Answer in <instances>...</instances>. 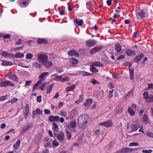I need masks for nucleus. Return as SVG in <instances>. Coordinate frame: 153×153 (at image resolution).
Here are the masks:
<instances>
[{
    "mask_svg": "<svg viewBox=\"0 0 153 153\" xmlns=\"http://www.w3.org/2000/svg\"><path fill=\"white\" fill-rule=\"evenodd\" d=\"M88 117L87 115L84 114L79 117L78 121V125L80 128L84 127L88 122Z\"/></svg>",
    "mask_w": 153,
    "mask_h": 153,
    "instance_id": "nucleus-1",
    "label": "nucleus"
},
{
    "mask_svg": "<svg viewBox=\"0 0 153 153\" xmlns=\"http://www.w3.org/2000/svg\"><path fill=\"white\" fill-rule=\"evenodd\" d=\"M44 79L40 80L38 81L35 85L33 88V90H34L37 86H38V89H41L42 91H43L46 86L45 83L42 82Z\"/></svg>",
    "mask_w": 153,
    "mask_h": 153,
    "instance_id": "nucleus-2",
    "label": "nucleus"
},
{
    "mask_svg": "<svg viewBox=\"0 0 153 153\" xmlns=\"http://www.w3.org/2000/svg\"><path fill=\"white\" fill-rule=\"evenodd\" d=\"M6 76L9 79L15 81L16 82H18V77L16 74L9 71L7 73Z\"/></svg>",
    "mask_w": 153,
    "mask_h": 153,
    "instance_id": "nucleus-3",
    "label": "nucleus"
},
{
    "mask_svg": "<svg viewBox=\"0 0 153 153\" xmlns=\"http://www.w3.org/2000/svg\"><path fill=\"white\" fill-rule=\"evenodd\" d=\"M48 56L46 54H40L38 55V60L42 64L48 60Z\"/></svg>",
    "mask_w": 153,
    "mask_h": 153,
    "instance_id": "nucleus-4",
    "label": "nucleus"
},
{
    "mask_svg": "<svg viewBox=\"0 0 153 153\" xmlns=\"http://www.w3.org/2000/svg\"><path fill=\"white\" fill-rule=\"evenodd\" d=\"M0 85L2 87H6L9 86H11L12 87L15 86L14 83L8 80L1 81L0 83Z\"/></svg>",
    "mask_w": 153,
    "mask_h": 153,
    "instance_id": "nucleus-5",
    "label": "nucleus"
},
{
    "mask_svg": "<svg viewBox=\"0 0 153 153\" xmlns=\"http://www.w3.org/2000/svg\"><path fill=\"white\" fill-rule=\"evenodd\" d=\"M31 2V0H22L19 3L20 6L22 7H25L28 6Z\"/></svg>",
    "mask_w": 153,
    "mask_h": 153,
    "instance_id": "nucleus-6",
    "label": "nucleus"
},
{
    "mask_svg": "<svg viewBox=\"0 0 153 153\" xmlns=\"http://www.w3.org/2000/svg\"><path fill=\"white\" fill-rule=\"evenodd\" d=\"M68 55L69 56L75 57H79V53L75 50H71L69 51L68 53Z\"/></svg>",
    "mask_w": 153,
    "mask_h": 153,
    "instance_id": "nucleus-7",
    "label": "nucleus"
},
{
    "mask_svg": "<svg viewBox=\"0 0 153 153\" xmlns=\"http://www.w3.org/2000/svg\"><path fill=\"white\" fill-rule=\"evenodd\" d=\"M102 48V47L101 45L98 47H95L91 50L90 53L91 54H93L95 53L100 51Z\"/></svg>",
    "mask_w": 153,
    "mask_h": 153,
    "instance_id": "nucleus-8",
    "label": "nucleus"
},
{
    "mask_svg": "<svg viewBox=\"0 0 153 153\" xmlns=\"http://www.w3.org/2000/svg\"><path fill=\"white\" fill-rule=\"evenodd\" d=\"M49 120L51 122H58L59 121V117L58 116H51L49 117Z\"/></svg>",
    "mask_w": 153,
    "mask_h": 153,
    "instance_id": "nucleus-9",
    "label": "nucleus"
},
{
    "mask_svg": "<svg viewBox=\"0 0 153 153\" xmlns=\"http://www.w3.org/2000/svg\"><path fill=\"white\" fill-rule=\"evenodd\" d=\"M96 41L95 40L89 39L86 42L88 46L90 47L94 46L96 43Z\"/></svg>",
    "mask_w": 153,
    "mask_h": 153,
    "instance_id": "nucleus-10",
    "label": "nucleus"
},
{
    "mask_svg": "<svg viewBox=\"0 0 153 153\" xmlns=\"http://www.w3.org/2000/svg\"><path fill=\"white\" fill-rule=\"evenodd\" d=\"M100 125L102 126H105L106 127H108L112 125V123L111 120H109L102 123H100Z\"/></svg>",
    "mask_w": 153,
    "mask_h": 153,
    "instance_id": "nucleus-11",
    "label": "nucleus"
},
{
    "mask_svg": "<svg viewBox=\"0 0 153 153\" xmlns=\"http://www.w3.org/2000/svg\"><path fill=\"white\" fill-rule=\"evenodd\" d=\"M84 23L82 20L81 19L79 21L77 18L74 20V23L75 25H77L80 27L82 26Z\"/></svg>",
    "mask_w": 153,
    "mask_h": 153,
    "instance_id": "nucleus-12",
    "label": "nucleus"
},
{
    "mask_svg": "<svg viewBox=\"0 0 153 153\" xmlns=\"http://www.w3.org/2000/svg\"><path fill=\"white\" fill-rule=\"evenodd\" d=\"M42 64L46 68H49L53 65L52 62L48 61V60H47V61H46Z\"/></svg>",
    "mask_w": 153,
    "mask_h": 153,
    "instance_id": "nucleus-13",
    "label": "nucleus"
},
{
    "mask_svg": "<svg viewBox=\"0 0 153 153\" xmlns=\"http://www.w3.org/2000/svg\"><path fill=\"white\" fill-rule=\"evenodd\" d=\"M29 107L28 104H26L25 107V118L26 119L27 118V116L29 114Z\"/></svg>",
    "mask_w": 153,
    "mask_h": 153,
    "instance_id": "nucleus-14",
    "label": "nucleus"
},
{
    "mask_svg": "<svg viewBox=\"0 0 153 153\" xmlns=\"http://www.w3.org/2000/svg\"><path fill=\"white\" fill-rule=\"evenodd\" d=\"M125 53L127 55L130 56H134L135 54L134 52L130 49L126 50L125 51Z\"/></svg>",
    "mask_w": 153,
    "mask_h": 153,
    "instance_id": "nucleus-15",
    "label": "nucleus"
},
{
    "mask_svg": "<svg viewBox=\"0 0 153 153\" xmlns=\"http://www.w3.org/2000/svg\"><path fill=\"white\" fill-rule=\"evenodd\" d=\"M144 56V54L142 53L140 55L137 56L134 59V61L135 62H139L140 60Z\"/></svg>",
    "mask_w": 153,
    "mask_h": 153,
    "instance_id": "nucleus-16",
    "label": "nucleus"
},
{
    "mask_svg": "<svg viewBox=\"0 0 153 153\" xmlns=\"http://www.w3.org/2000/svg\"><path fill=\"white\" fill-rule=\"evenodd\" d=\"M48 42V40L43 38H39L37 39V42L38 44L45 43Z\"/></svg>",
    "mask_w": 153,
    "mask_h": 153,
    "instance_id": "nucleus-17",
    "label": "nucleus"
},
{
    "mask_svg": "<svg viewBox=\"0 0 153 153\" xmlns=\"http://www.w3.org/2000/svg\"><path fill=\"white\" fill-rule=\"evenodd\" d=\"M64 134L62 131L60 132V133L58 134L57 137L58 140L60 141H63L64 140Z\"/></svg>",
    "mask_w": 153,
    "mask_h": 153,
    "instance_id": "nucleus-18",
    "label": "nucleus"
},
{
    "mask_svg": "<svg viewBox=\"0 0 153 153\" xmlns=\"http://www.w3.org/2000/svg\"><path fill=\"white\" fill-rule=\"evenodd\" d=\"M123 153H128L133 151L134 149L126 147L122 149Z\"/></svg>",
    "mask_w": 153,
    "mask_h": 153,
    "instance_id": "nucleus-19",
    "label": "nucleus"
},
{
    "mask_svg": "<svg viewBox=\"0 0 153 153\" xmlns=\"http://www.w3.org/2000/svg\"><path fill=\"white\" fill-rule=\"evenodd\" d=\"M115 49L118 53H119L121 51L122 49V47L120 45L119 43H117L115 44Z\"/></svg>",
    "mask_w": 153,
    "mask_h": 153,
    "instance_id": "nucleus-20",
    "label": "nucleus"
},
{
    "mask_svg": "<svg viewBox=\"0 0 153 153\" xmlns=\"http://www.w3.org/2000/svg\"><path fill=\"white\" fill-rule=\"evenodd\" d=\"M49 74V73L48 72H44L42 73L39 76V79L40 80H42V79H44V80L45 79L44 78V77L48 75Z\"/></svg>",
    "mask_w": 153,
    "mask_h": 153,
    "instance_id": "nucleus-21",
    "label": "nucleus"
},
{
    "mask_svg": "<svg viewBox=\"0 0 153 153\" xmlns=\"http://www.w3.org/2000/svg\"><path fill=\"white\" fill-rule=\"evenodd\" d=\"M130 79L131 80H133L134 78V69L133 68L129 69Z\"/></svg>",
    "mask_w": 153,
    "mask_h": 153,
    "instance_id": "nucleus-22",
    "label": "nucleus"
},
{
    "mask_svg": "<svg viewBox=\"0 0 153 153\" xmlns=\"http://www.w3.org/2000/svg\"><path fill=\"white\" fill-rule=\"evenodd\" d=\"M92 100L91 99H87L85 103L83 104V105L85 106H87L88 108L91 104L92 103Z\"/></svg>",
    "mask_w": 153,
    "mask_h": 153,
    "instance_id": "nucleus-23",
    "label": "nucleus"
},
{
    "mask_svg": "<svg viewBox=\"0 0 153 153\" xmlns=\"http://www.w3.org/2000/svg\"><path fill=\"white\" fill-rule=\"evenodd\" d=\"M145 16V14L143 11H140L137 13V17L138 18L143 19Z\"/></svg>",
    "mask_w": 153,
    "mask_h": 153,
    "instance_id": "nucleus-24",
    "label": "nucleus"
},
{
    "mask_svg": "<svg viewBox=\"0 0 153 153\" xmlns=\"http://www.w3.org/2000/svg\"><path fill=\"white\" fill-rule=\"evenodd\" d=\"M32 66L38 69H41L42 67V65L41 64L38 63L36 62L33 63Z\"/></svg>",
    "mask_w": 153,
    "mask_h": 153,
    "instance_id": "nucleus-25",
    "label": "nucleus"
},
{
    "mask_svg": "<svg viewBox=\"0 0 153 153\" xmlns=\"http://www.w3.org/2000/svg\"><path fill=\"white\" fill-rule=\"evenodd\" d=\"M3 63L1 65L4 66H11L13 65L12 62L5 60H3Z\"/></svg>",
    "mask_w": 153,
    "mask_h": 153,
    "instance_id": "nucleus-26",
    "label": "nucleus"
},
{
    "mask_svg": "<svg viewBox=\"0 0 153 153\" xmlns=\"http://www.w3.org/2000/svg\"><path fill=\"white\" fill-rule=\"evenodd\" d=\"M144 99L146 100L147 102H153V96H143Z\"/></svg>",
    "mask_w": 153,
    "mask_h": 153,
    "instance_id": "nucleus-27",
    "label": "nucleus"
},
{
    "mask_svg": "<svg viewBox=\"0 0 153 153\" xmlns=\"http://www.w3.org/2000/svg\"><path fill=\"white\" fill-rule=\"evenodd\" d=\"M75 87V85H73L71 86L67 87L66 88V90L67 92L73 91Z\"/></svg>",
    "mask_w": 153,
    "mask_h": 153,
    "instance_id": "nucleus-28",
    "label": "nucleus"
},
{
    "mask_svg": "<svg viewBox=\"0 0 153 153\" xmlns=\"http://www.w3.org/2000/svg\"><path fill=\"white\" fill-rule=\"evenodd\" d=\"M20 140H18L16 143L13 145V146L14 148L16 150L20 146Z\"/></svg>",
    "mask_w": 153,
    "mask_h": 153,
    "instance_id": "nucleus-29",
    "label": "nucleus"
},
{
    "mask_svg": "<svg viewBox=\"0 0 153 153\" xmlns=\"http://www.w3.org/2000/svg\"><path fill=\"white\" fill-rule=\"evenodd\" d=\"M24 56V54L23 53H21L20 52L16 53L14 56V57L21 58Z\"/></svg>",
    "mask_w": 153,
    "mask_h": 153,
    "instance_id": "nucleus-30",
    "label": "nucleus"
},
{
    "mask_svg": "<svg viewBox=\"0 0 153 153\" xmlns=\"http://www.w3.org/2000/svg\"><path fill=\"white\" fill-rule=\"evenodd\" d=\"M53 86V84H52L49 86H48L46 88V93L48 94L51 91Z\"/></svg>",
    "mask_w": 153,
    "mask_h": 153,
    "instance_id": "nucleus-31",
    "label": "nucleus"
},
{
    "mask_svg": "<svg viewBox=\"0 0 153 153\" xmlns=\"http://www.w3.org/2000/svg\"><path fill=\"white\" fill-rule=\"evenodd\" d=\"M139 127V126L138 124H135L133 125L132 126V130L131 131V132L136 131Z\"/></svg>",
    "mask_w": 153,
    "mask_h": 153,
    "instance_id": "nucleus-32",
    "label": "nucleus"
},
{
    "mask_svg": "<svg viewBox=\"0 0 153 153\" xmlns=\"http://www.w3.org/2000/svg\"><path fill=\"white\" fill-rule=\"evenodd\" d=\"M70 126L73 128H74L76 126V123L75 121H73L70 122Z\"/></svg>",
    "mask_w": 153,
    "mask_h": 153,
    "instance_id": "nucleus-33",
    "label": "nucleus"
},
{
    "mask_svg": "<svg viewBox=\"0 0 153 153\" xmlns=\"http://www.w3.org/2000/svg\"><path fill=\"white\" fill-rule=\"evenodd\" d=\"M70 62L72 64L76 65L78 63V61L75 58L72 57L70 59Z\"/></svg>",
    "mask_w": 153,
    "mask_h": 153,
    "instance_id": "nucleus-34",
    "label": "nucleus"
},
{
    "mask_svg": "<svg viewBox=\"0 0 153 153\" xmlns=\"http://www.w3.org/2000/svg\"><path fill=\"white\" fill-rule=\"evenodd\" d=\"M52 125L54 127L53 130L56 132H58L59 130V128H58V126L57 125V123H53Z\"/></svg>",
    "mask_w": 153,
    "mask_h": 153,
    "instance_id": "nucleus-35",
    "label": "nucleus"
},
{
    "mask_svg": "<svg viewBox=\"0 0 153 153\" xmlns=\"http://www.w3.org/2000/svg\"><path fill=\"white\" fill-rule=\"evenodd\" d=\"M90 70L92 73H97L99 71L98 69H96V68L94 65L91 66V67L90 68Z\"/></svg>",
    "mask_w": 153,
    "mask_h": 153,
    "instance_id": "nucleus-36",
    "label": "nucleus"
},
{
    "mask_svg": "<svg viewBox=\"0 0 153 153\" xmlns=\"http://www.w3.org/2000/svg\"><path fill=\"white\" fill-rule=\"evenodd\" d=\"M93 65H95L96 66L102 67L103 66V65L99 62H94L92 64Z\"/></svg>",
    "mask_w": 153,
    "mask_h": 153,
    "instance_id": "nucleus-37",
    "label": "nucleus"
},
{
    "mask_svg": "<svg viewBox=\"0 0 153 153\" xmlns=\"http://www.w3.org/2000/svg\"><path fill=\"white\" fill-rule=\"evenodd\" d=\"M62 76L61 75L56 76L55 80L56 81H58L62 82Z\"/></svg>",
    "mask_w": 153,
    "mask_h": 153,
    "instance_id": "nucleus-38",
    "label": "nucleus"
},
{
    "mask_svg": "<svg viewBox=\"0 0 153 153\" xmlns=\"http://www.w3.org/2000/svg\"><path fill=\"white\" fill-rule=\"evenodd\" d=\"M7 58H14V54L11 53H9L8 52L7 53V57H6Z\"/></svg>",
    "mask_w": 153,
    "mask_h": 153,
    "instance_id": "nucleus-39",
    "label": "nucleus"
},
{
    "mask_svg": "<svg viewBox=\"0 0 153 153\" xmlns=\"http://www.w3.org/2000/svg\"><path fill=\"white\" fill-rule=\"evenodd\" d=\"M33 56V54L31 53H28L26 56V59H30L32 58Z\"/></svg>",
    "mask_w": 153,
    "mask_h": 153,
    "instance_id": "nucleus-40",
    "label": "nucleus"
},
{
    "mask_svg": "<svg viewBox=\"0 0 153 153\" xmlns=\"http://www.w3.org/2000/svg\"><path fill=\"white\" fill-rule=\"evenodd\" d=\"M66 133L67 135V139L68 140L71 139L72 136L71 133L68 131H66Z\"/></svg>",
    "mask_w": 153,
    "mask_h": 153,
    "instance_id": "nucleus-41",
    "label": "nucleus"
},
{
    "mask_svg": "<svg viewBox=\"0 0 153 153\" xmlns=\"http://www.w3.org/2000/svg\"><path fill=\"white\" fill-rule=\"evenodd\" d=\"M81 74L83 76H90L91 75V74H90V73L85 71L82 72Z\"/></svg>",
    "mask_w": 153,
    "mask_h": 153,
    "instance_id": "nucleus-42",
    "label": "nucleus"
},
{
    "mask_svg": "<svg viewBox=\"0 0 153 153\" xmlns=\"http://www.w3.org/2000/svg\"><path fill=\"white\" fill-rule=\"evenodd\" d=\"M128 112L131 115H134L135 114V113L133 110L130 108H128Z\"/></svg>",
    "mask_w": 153,
    "mask_h": 153,
    "instance_id": "nucleus-43",
    "label": "nucleus"
},
{
    "mask_svg": "<svg viewBox=\"0 0 153 153\" xmlns=\"http://www.w3.org/2000/svg\"><path fill=\"white\" fill-rule=\"evenodd\" d=\"M138 143L137 142H133L129 143V146L131 147L137 146L138 145Z\"/></svg>",
    "mask_w": 153,
    "mask_h": 153,
    "instance_id": "nucleus-44",
    "label": "nucleus"
},
{
    "mask_svg": "<svg viewBox=\"0 0 153 153\" xmlns=\"http://www.w3.org/2000/svg\"><path fill=\"white\" fill-rule=\"evenodd\" d=\"M114 111L115 114L116 115H117V114L120 113V112H121V110H120L119 107H117Z\"/></svg>",
    "mask_w": 153,
    "mask_h": 153,
    "instance_id": "nucleus-45",
    "label": "nucleus"
},
{
    "mask_svg": "<svg viewBox=\"0 0 153 153\" xmlns=\"http://www.w3.org/2000/svg\"><path fill=\"white\" fill-rule=\"evenodd\" d=\"M125 56L123 55H120L117 58V59L119 61L120 60L123 59L125 58Z\"/></svg>",
    "mask_w": 153,
    "mask_h": 153,
    "instance_id": "nucleus-46",
    "label": "nucleus"
},
{
    "mask_svg": "<svg viewBox=\"0 0 153 153\" xmlns=\"http://www.w3.org/2000/svg\"><path fill=\"white\" fill-rule=\"evenodd\" d=\"M30 128V126H24L22 129V132L24 133L28 130Z\"/></svg>",
    "mask_w": 153,
    "mask_h": 153,
    "instance_id": "nucleus-47",
    "label": "nucleus"
},
{
    "mask_svg": "<svg viewBox=\"0 0 153 153\" xmlns=\"http://www.w3.org/2000/svg\"><path fill=\"white\" fill-rule=\"evenodd\" d=\"M91 82L94 85L96 84H99V82H97L95 79H92Z\"/></svg>",
    "mask_w": 153,
    "mask_h": 153,
    "instance_id": "nucleus-48",
    "label": "nucleus"
},
{
    "mask_svg": "<svg viewBox=\"0 0 153 153\" xmlns=\"http://www.w3.org/2000/svg\"><path fill=\"white\" fill-rule=\"evenodd\" d=\"M153 151L152 149H150L149 150H147L143 149L142 151L143 153H151Z\"/></svg>",
    "mask_w": 153,
    "mask_h": 153,
    "instance_id": "nucleus-49",
    "label": "nucleus"
},
{
    "mask_svg": "<svg viewBox=\"0 0 153 153\" xmlns=\"http://www.w3.org/2000/svg\"><path fill=\"white\" fill-rule=\"evenodd\" d=\"M143 120L144 121L147 122L148 120V118L146 114H144L143 116Z\"/></svg>",
    "mask_w": 153,
    "mask_h": 153,
    "instance_id": "nucleus-50",
    "label": "nucleus"
},
{
    "mask_svg": "<svg viewBox=\"0 0 153 153\" xmlns=\"http://www.w3.org/2000/svg\"><path fill=\"white\" fill-rule=\"evenodd\" d=\"M36 112L39 114L41 115L42 114L43 111L39 108H38L36 109Z\"/></svg>",
    "mask_w": 153,
    "mask_h": 153,
    "instance_id": "nucleus-51",
    "label": "nucleus"
},
{
    "mask_svg": "<svg viewBox=\"0 0 153 153\" xmlns=\"http://www.w3.org/2000/svg\"><path fill=\"white\" fill-rule=\"evenodd\" d=\"M11 37V35L10 34H7L3 36L4 39H9Z\"/></svg>",
    "mask_w": 153,
    "mask_h": 153,
    "instance_id": "nucleus-52",
    "label": "nucleus"
},
{
    "mask_svg": "<svg viewBox=\"0 0 153 153\" xmlns=\"http://www.w3.org/2000/svg\"><path fill=\"white\" fill-rule=\"evenodd\" d=\"M53 145L56 146H57L59 145L58 142L56 140H53Z\"/></svg>",
    "mask_w": 153,
    "mask_h": 153,
    "instance_id": "nucleus-53",
    "label": "nucleus"
},
{
    "mask_svg": "<svg viewBox=\"0 0 153 153\" xmlns=\"http://www.w3.org/2000/svg\"><path fill=\"white\" fill-rule=\"evenodd\" d=\"M7 53L8 52H6V51H3L1 53V55L5 57H7Z\"/></svg>",
    "mask_w": 153,
    "mask_h": 153,
    "instance_id": "nucleus-54",
    "label": "nucleus"
},
{
    "mask_svg": "<svg viewBox=\"0 0 153 153\" xmlns=\"http://www.w3.org/2000/svg\"><path fill=\"white\" fill-rule=\"evenodd\" d=\"M69 78L67 76L65 77L64 78H62V82L68 81H69Z\"/></svg>",
    "mask_w": 153,
    "mask_h": 153,
    "instance_id": "nucleus-55",
    "label": "nucleus"
},
{
    "mask_svg": "<svg viewBox=\"0 0 153 153\" xmlns=\"http://www.w3.org/2000/svg\"><path fill=\"white\" fill-rule=\"evenodd\" d=\"M18 101V99L16 98H13L11 100L10 102L12 103H14Z\"/></svg>",
    "mask_w": 153,
    "mask_h": 153,
    "instance_id": "nucleus-56",
    "label": "nucleus"
},
{
    "mask_svg": "<svg viewBox=\"0 0 153 153\" xmlns=\"http://www.w3.org/2000/svg\"><path fill=\"white\" fill-rule=\"evenodd\" d=\"M22 42V41L21 39H19L17 40L16 42V45H20Z\"/></svg>",
    "mask_w": 153,
    "mask_h": 153,
    "instance_id": "nucleus-57",
    "label": "nucleus"
},
{
    "mask_svg": "<svg viewBox=\"0 0 153 153\" xmlns=\"http://www.w3.org/2000/svg\"><path fill=\"white\" fill-rule=\"evenodd\" d=\"M32 81L30 80L26 81H25V85L26 86H29L32 83Z\"/></svg>",
    "mask_w": 153,
    "mask_h": 153,
    "instance_id": "nucleus-58",
    "label": "nucleus"
},
{
    "mask_svg": "<svg viewBox=\"0 0 153 153\" xmlns=\"http://www.w3.org/2000/svg\"><path fill=\"white\" fill-rule=\"evenodd\" d=\"M148 88L151 89H152L153 90V84L151 83L148 84Z\"/></svg>",
    "mask_w": 153,
    "mask_h": 153,
    "instance_id": "nucleus-59",
    "label": "nucleus"
},
{
    "mask_svg": "<svg viewBox=\"0 0 153 153\" xmlns=\"http://www.w3.org/2000/svg\"><path fill=\"white\" fill-rule=\"evenodd\" d=\"M133 92L134 90H132L128 93L126 96H132L133 95Z\"/></svg>",
    "mask_w": 153,
    "mask_h": 153,
    "instance_id": "nucleus-60",
    "label": "nucleus"
},
{
    "mask_svg": "<svg viewBox=\"0 0 153 153\" xmlns=\"http://www.w3.org/2000/svg\"><path fill=\"white\" fill-rule=\"evenodd\" d=\"M112 76L115 79H117L118 78V75L117 73H113L112 74Z\"/></svg>",
    "mask_w": 153,
    "mask_h": 153,
    "instance_id": "nucleus-61",
    "label": "nucleus"
},
{
    "mask_svg": "<svg viewBox=\"0 0 153 153\" xmlns=\"http://www.w3.org/2000/svg\"><path fill=\"white\" fill-rule=\"evenodd\" d=\"M147 135L149 137L153 138V134L151 132H148L147 133Z\"/></svg>",
    "mask_w": 153,
    "mask_h": 153,
    "instance_id": "nucleus-62",
    "label": "nucleus"
},
{
    "mask_svg": "<svg viewBox=\"0 0 153 153\" xmlns=\"http://www.w3.org/2000/svg\"><path fill=\"white\" fill-rule=\"evenodd\" d=\"M37 101L39 102H40L42 101L41 96H37Z\"/></svg>",
    "mask_w": 153,
    "mask_h": 153,
    "instance_id": "nucleus-63",
    "label": "nucleus"
},
{
    "mask_svg": "<svg viewBox=\"0 0 153 153\" xmlns=\"http://www.w3.org/2000/svg\"><path fill=\"white\" fill-rule=\"evenodd\" d=\"M112 147H113L112 145L110 144V145L106 146V148L108 150H110L112 148Z\"/></svg>",
    "mask_w": 153,
    "mask_h": 153,
    "instance_id": "nucleus-64",
    "label": "nucleus"
}]
</instances>
